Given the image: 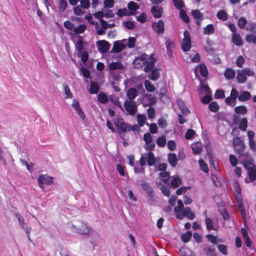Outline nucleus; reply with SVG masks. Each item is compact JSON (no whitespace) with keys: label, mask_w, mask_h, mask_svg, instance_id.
<instances>
[{"label":"nucleus","mask_w":256,"mask_h":256,"mask_svg":"<svg viewBox=\"0 0 256 256\" xmlns=\"http://www.w3.org/2000/svg\"><path fill=\"white\" fill-rule=\"evenodd\" d=\"M233 146L236 153L238 155L239 158L248 159L250 158L248 152H244L246 146L239 137L236 136L234 138Z\"/></svg>","instance_id":"obj_1"},{"label":"nucleus","mask_w":256,"mask_h":256,"mask_svg":"<svg viewBox=\"0 0 256 256\" xmlns=\"http://www.w3.org/2000/svg\"><path fill=\"white\" fill-rule=\"evenodd\" d=\"M113 122L116 128L121 132H126L130 130V126L129 124L126 123L124 122V119L120 116L114 118Z\"/></svg>","instance_id":"obj_2"},{"label":"nucleus","mask_w":256,"mask_h":256,"mask_svg":"<svg viewBox=\"0 0 256 256\" xmlns=\"http://www.w3.org/2000/svg\"><path fill=\"white\" fill-rule=\"evenodd\" d=\"M184 38L181 44V48L184 52H188L192 47L191 37L190 32L185 30L184 32Z\"/></svg>","instance_id":"obj_3"},{"label":"nucleus","mask_w":256,"mask_h":256,"mask_svg":"<svg viewBox=\"0 0 256 256\" xmlns=\"http://www.w3.org/2000/svg\"><path fill=\"white\" fill-rule=\"evenodd\" d=\"M77 232L80 234H92L94 237H98V234L96 232H93L90 227L88 226L86 224L82 223L81 226L77 230Z\"/></svg>","instance_id":"obj_4"},{"label":"nucleus","mask_w":256,"mask_h":256,"mask_svg":"<svg viewBox=\"0 0 256 256\" xmlns=\"http://www.w3.org/2000/svg\"><path fill=\"white\" fill-rule=\"evenodd\" d=\"M53 178L46 174H42L38 176V184L42 190L44 188V185L51 184L53 182Z\"/></svg>","instance_id":"obj_5"},{"label":"nucleus","mask_w":256,"mask_h":256,"mask_svg":"<svg viewBox=\"0 0 256 256\" xmlns=\"http://www.w3.org/2000/svg\"><path fill=\"white\" fill-rule=\"evenodd\" d=\"M124 107L129 114L131 116L135 115L137 110V106L135 102L126 100L124 102Z\"/></svg>","instance_id":"obj_6"},{"label":"nucleus","mask_w":256,"mask_h":256,"mask_svg":"<svg viewBox=\"0 0 256 256\" xmlns=\"http://www.w3.org/2000/svg\"><path fill=\"white\" fill-rule=\"evenodd\" d=\"M148 59V55L146 54H142L140 56L136 58L134 61L135 68H140L145 66Z\"/></svg>","instance_id":"obj_7"},{"label":"nucleus","mask_w":256,"mask_h":256,"mask_svg":"<svg viewBox=\"0 0 256 256\" xmlns=\"http://www.w3.org/2000/svg\"><path fill=\"white\" fill-rule=\"evenodd\" d=\"M98 51L102 54L106 53L110 49V43L104 40L98 41L96 42Z\"/></svg>","instance_id":"obj_8"},{"label":"nucleus","mask_w":256,"mask_h":256,"mask_svg":"<svg viewBox=\"0 0 256 256\" xmlns=\"http://www.w3.org/2000/svg\"><path fill=\"white\" fill-rule=\"evenodd\" d=\"M152 26L154 30L158 34H162L164 33V23L162 20H160L158 22H154L152 24Z\"/></svg>","instance_id":"obj_9"},{"label":"nucleus","mask_w":256,"mask_h":256,"mask_svg":"<svg viewBox=\"0 0 256 256\" xmlns=\"http://www.w3.org/2000/svg\"><path fill=\"white\" fill-rule=\"evenodd\" d=\"M148 59L150 60V61H147V62L146 64V66L144 68V70L146 72H152L154 70V63L156 62V58L152 55L150 56Z\"/></svg>","instance_id":"obj_10"},{"label":"nucleus","mask_w":256,"mask_h":256,"mask_svg":"<svg viewBox=\"0 0 256 256\" xmlns=\"http://www.w3.org/2000/svg\"><path fill=\"white\" fill-rule=\"evenodd\" d=\"M241 233L244 240L246 246L249 248H251L252 246V242L250 236H248L246 230L244 228H242Z\"/></svg>","instance_id":"obj_11"},{"label":"nucleus","mask_w":256,"mask_h":256,"mask_svg":"<svg viewBox=\"0 0 256 256\" xmlns=\"http://www.w3.org/2000/svg\"><path fill=\"white\" fill-rule=\"evenodd\" d=\"M126 48L124 44L120 42V41H116L114 42L113 48L111 50L112 52H119L122 51Z\"/></svg>","instance_id":"obj_12"},{"label":"nucleus","mask_w":256,"mask_h":256,"mask_svg":"<svg viewBox=\"0 0 256 256\" xmlns=\"http://www.w3.org/2000/svg\"><path fill=\"white\" fill-rule=\"evenodd\" d=\"M152 16L156 18H160L162 16V7L153 6L151 8Z\"/></svg>","instance_id":"obj_13"},{"label":"nucleus","mask_w":256,"mask_h":256,"mask_svg":"<svg viewBox=\"0 0 256 256\" xmlns=\"http://www.w3.org/2000/svg\"><path fill=\"white\" fill-rule=\"evenodd\" d=\"M182 216H186L190 220H193L195 217V214L192 212L190 208L186 207L184 208L181 212Z\"/></svg>","instance_id":"obj_14"},{"label":"nucleus","mask_w":256,"mask_h":256,"mask_svg":"<svg viewBox=\"0 0 256 256\" xmlns=\"http://www.w3.org/2000/svg\"><path fill=\"white\" fill-rule=\"evenodd\" d=\"M146 156L148 165L150 166H154L156 162L154 153L152 152H149L148 154H146Z\"/></svg>","instance_id":"obj_15"},{"label":"nucleus","mask_w":256,"mask_h":256,"mask_svg":"<svg viewBox=\"0 0 256 256\" xmlns=\"http://www.w3.org/2000/svg\"><path fill=\"white\" fill-rule=\"evenodd\" d=\"M138 94V90L135 88H130L127 92L128 100L133 101Z\"/></svg>","instance_id":"obj_16"},{"label":"nucleus","mask_w":256,"mask_h":256,"mask_svg":"<svg viewBox=\"0 0 256 256\" xmlns=\"http://www.w3.org/2000/svg\"><path fill=\"white\" fill-rule=\"evenodd\" d=\"M109 100L115 106L124 110L123 108L120 103L119 98L115 94H112L108 97Z\"/></svg>","instance_id":"obj_17"},{"label":"nucleus","mask_w":256,"mask_h":256,"mask_svg":"<svg viewBox=\"0 0 256 256\" xmlns=\"http://www.w3.org/2000/svg\"><path fill=\"white\" fill-rule=\"evenodd\" d=\"M251 98V94L248 91H243L238 96V100L240 102L248 100Z\"/></svg>","instance_id":"obj_18"},{"label":"nucleus","mask_w":256,"mask_h":256,"mask_svg":"<svg viewBox=\"0 0 256 256\" xmlns=\"http://www.w3.org/2000/svg\"><path fill=\"white\" fill-rule=\"evenodd\" d=\"M232 41L237 46H240L242 44V40L239 34H232Z\"/></svg>","instance_id":"obj_19"},{"label":"nucleus","mask_w":256,"mask_h":256,"mask_svg":"<svg viewBox=\"0 0 256 256\" xmlns=\"http://www.w3.org/2000/svg\"><path fill=\"white\" fill-rule=\"evenodd\" d=\"M77 38L78 40L75 44V46L76 48L78 51L79 52H80L84 50V40L80 36H78Z\"/></svg>","instance_id":"obj_20"},{"label":"nucleus","mask_w":256,"mask_h":256,"mask_svg":"<svg viewBox=\"0 0 256 256\" xmlns=\"http://www.w3.org/2000/svg\"><path fill=\"white\" fill-rule=\"evenodd\" d=\"M235 71L231 68H227L224 72V76L226 79L232 80L234 78Z\"/></svg>","instance_id":"obj_21"},{"label":"nucleus","mask_w":256,"mask_h":256,"mask_svg":"<svg viewBox=\"0 0 256 256\" xmlns=\"http://www.w3.org/2000/svg\"><path fill=\"white\" fill-rule=\"evenodd\" d=\"M168 160L172 167L176 166L178 162L176 154L173 153L169 154H168Z\"/></svg>","instance_id":"obj_22"},{"label":"nucleus","mask_w":256,"mask_h":256,"mask_svg":"<svg viewBox=\"0 0 256 256\" xmlns=\"http://www.w3.org/2000/svg\"><path fill=\"white\" fill-rule=\"evenodd\" d=\"M128 8L131 11L130 14H134L136 11L139 8V6L136 2L131 1L128 4Z\"/></svg>","instance_id":"obj_23"},{"label":"nucleus","mask_w":256,"mask_h":256,"mask_svg":"<svg viewBox=\"0 0 256 256\" xmlns=\"http://www.w3.org/2000/svg\"><path fill=\"white\" fill-rule=\"evenodd\" d=\"M243 164L244 168L248 171L256 167V165L254 164L252 159L243 161Z\"/></svg>","instance_id":"obj_24"},{"label":"nucleus","mask_w":256,"mask_h":256,"mask_svg":"<svg viewBox=\"0 0 256 256\" xmlns=\"http://www.w3.org/2000/svg\"><path fill=\"white\" fill-rule=\"evenodd\" d=\"M214 27L212 24H208L204 28L203 32L204 34L210 35L214 32Z\"/></svg>","instance_id":"obj_25"},{"label":"nucleus","mask_w":256,"mask_h":256,"mask_svg":"<svg viewBox=\"0 0 256 256\" xmlns=\"http://www.w3.org/2000/svg\"><path fill=\"white\" fill-rule=\"evenodd\" d=\"M98 99L99 102L103 104L107 103L109 100L106 94L104 92L99 93L98 96Z\"/></svg>","instance_id":"obj_26"},{"label":"nucleus","mask_w":256,"mask_h":256,"mask_svg":"<svg viewBox=\"0 0 256 256\" xmlns=\"http://www.w3.org/2000/svg\"><path fill=\"white\" fill-rule=\"evenodd\" d=\"M68 6V4L66 0H59L58 6L60 12H63L66 10Z\"/></svg>","instance_id":"obj_27"},{"label":"nucleus","mask_w":256,"mask_h":256,"mask_svg":"<svg viewBox=\"0 0 256 256\" xmlns=\"http://www.w3.org/2000/svg\"><path fill=\"white\" fill-rule=\"evenodd\" d=\"M108 67L111 70H114L122 69L123 65L120 62H112L109 64Z\"/></svg>","instance_id":"obj_28"},{"label":"nucleus","mask_w":256,"mask_h":256,"mask_svg":"<svg viewBox=\"0 0 256 256\" xmlns=\"http://www.w3.org/2000/svg\"><path fill=\"white\" fill-rule=\"evenodd\" d=\"M160 76V74L158 72V70L156 68H154L151 74H148V78L152 80H157Z\"/></svg>","instance_id":"obj_29"},{"label":"nucleus","mask_w":256,"mask_h":256,"mask_svg":"<svg viewBox=\"0 0 256 256\" xmlns=\"http://www.w3.org/2000/svg\"><path fill=\"white\" fill-rule=\"evenodd\" d=\"M234 112L237 114H244L247 112L248 110L244 106H240L234 108Z\"/></svg>","instance_id":"obj_30"},{"label":"nucleus","mask_w":256,"mask_h":256,"mask_svg":"<svg viewBox=\"0 0 256 256\" xmlns=\"http://www.w3.org/2000/svg\"><path fill=\"white\" fill-rule=\"evenodd\" d=\"M198 68L202 76L206 77L208 76V70L206 66L204 64H201Z\"/></svg>","instance_id":"obj_31"},{"label":"nucleus","mask_w":256,"mask_h":256,"mask_svg":"<svg viewBox=\"0 0 256 256\" xmlns=\"http://www.w3.org/2000/svg\"><path fill=\"white\" fill-rule=\"evenodd\" d=\"M86 26L83 24L78 25L77 27L74 28V32L76 34H80L83 33L86 30Z\"/></svg>","instance_id":"obj_32"},{"label":"nucleus","mask_w":256,"mask_h":256,"mask_svg":"<svg viewBox=\"0 0 256 256\" xmlns=\"http://www.w3.org/2000/svg\"><path fill=\"white\" fill-rule=\"evenodd\" d=\"M99 91V86L98 84L96 82H92L90 92L92 94H97Z\"/></svg>","instance_id":"obj_33"},{"label":"nucleus","mask_w":256,"mask_h":256,"mask_svg":"<svg viewBox=\"0 0 256 256\" xmlns=\"http://www.w3.org/2000/svg\"><path fill=\"white\" fill-rule=\"evenodd\" d=\"M236 78L238 82L240 84H242L245 82L247 79L246 76L242 72V70L238 73Z\"/></svg>","instance_id":"obj_34"},{"label":"nucleus","mask_w":256,"mask_h":256,"mask_svg":"<svg viewBox=\"0 0 256 256\" xmlns=\"http://www.w3.org/2000/svg\"><path fill=\"white\" fill-rule=\"evenodd\" d=\"M216 16L219 20L222 21H226L228 19L227 14L224 10H219L216 14Z\"/></svg>","instance_id":"obj_35"},{"label":"nucleus","mask_w":256,"mask_h":256,"mask_svg":"<svg viewBox=\"0 0 256 256\" xmlns=\"http://www.w3.org/2000/svg\"><path fill=\"white\" fill-rule=\"evenodd\" d=\"M144 86L146 90L148 92H153L155 90L154 86L149 80H146L144 81Z\"/></svg>","instance_id":"obj_36"},{"label":"nucleus","mask_w":256,"mask_h":256,"mask_svg":"<svg viewBox=\"0 0 256 256\" xmlns=\"http://www.w3.org/2000/svg\"><path fill=\"white\" fill-rule=\"evenodd\" d=\"M64 89V94L66 95V98H72L73 96L72 93L71 92L69 86L68 84L66 83L64 84H63Z\"/></svg>","instance_id":"obj_37"},{"label":"nucleus","mask_w":256,"mask_h":256,"mask_svg":"<svg viewBox=\"0 0 256 256\" xmlns=\"http://www.w3.org/2000/svg\"><path fill=\"white\" fill-rule=\"evenodd\" d=\"M192 14L196 20H202L203 19V14L198 10H193Z\"/></svg>","instance_id":"obj_38"},{"label":"nucleus","mask_w":256,"mask_h":256,"mask_svg":"<svg viewBox=\"0 0 256 256\" xmlns=\"http://www.w3.org/2000/svg\"><path fill=\"white\" fill-rule=\"evenodd\" d=\"M137 121L138 124L142 127L144 126L146 120V117L144 115L138 114L137 115Z\"/></svg>","instance_id":"obj_39"},{"label":"nucleus","mask_w":256,"mask_h":256,"mask_svg":"<svg viewBox=\"0 0 256 256\" xmlns=\"http://www.w3.org/2000/svg\"><path fill=\"white\" fill-rule=\"evenodd\" d=\"M192 236V233L190 231L187 232L182 235L181 239L184 242H188Z\"/></svg>","instance_id":"obj_40"},{"label":"nucleus","mask_w":256,"mask_h":256,"mask_svg":"<svg viewBox=\"0 0 256 256\" xmlns=\"http://www.w3.org/2000/svg\"><path fill=\"white\" fill-rule=\"evenodd\" d=\"M248 126V120L246 118H242L239 124V128L242 131H246Z\"/></svg>","instance_id":"obj_41"},{"label":"nucleus","mask_w":256,"mask_h":256,"mask_svg":"<svg viewBox=\"0 0 256 256\" xmlns=\"http://www.w3.org/2000/svg\"><path fill=\"white\" fill-rule=\"evenodd\" d=\"M180 16L182 20L186 23H188L190 22V18L186 11L184 10H181L180 12Z\"/></svg>","instance_id":"obj_42"},{"label":"nucleus","mask_w":256,"mask_h":256,"mask_svg":"<svg viewBox=\"0 0 256 256\" xmlns=\"http://www.w3.org/2000/svg\"><path fill=\"white\" fill-rule=\"evenodd\" d=\"M204 221L206 224V229L208 230H214L213 223L210 218L206 217Z\"/></svg>","instance_id":"obj_43"},{"label":"nucleus","mask_w":256,"mask_h":256,"mask_svg":"<svg viewBox=\"0 0 256 256\" xmlns=\"http://www.w3.org/2000/svg\"><path fill=\"white\" fill-rule=\"evenodd\" d=\"M156 144L160 147H164L166 144V138L164 136L158 137L156 140Z\"/></svg>","instance_id":"obj_44"},{"label":"nucleus","mask_w":256,"mask_h":256,"mask_svg":"<svg viewBox=\"0 0 256 256\" xmlns=\"http://www.w3.org/2000/svg\"><path fill=\"white\" fill-rule=\"evenodd\" d=\"M246 40L248 43L256 44V35L248 34L246 36Z\"/></svg>","instance_id":"obj_45"},{"label":"nucleus","mask_w":256,"mask_h":256,"mask_svg":"<svg viewBox=\"0 0 256 256\" xmlns=\"http://www.w3.org/2000/svg\"><path fill=\"white\" fill-rule=\"evenodd\" d=\"M246 24L247 20L244 17H240L238 20V24L239 28L241 29L244 28Z\"/></svg>","instance_id":"obj_46"},{"label":"nucleus","mask_w":256,"mask_h":256,"mask_svg":"<svg viewBox=\"0 0 256 256\" xmlns=\"http://www.w3.org/2000/svg\"><path fill=\"white\" fill-rule=\"evenodd\" d=\"M182 184V180L178 177L174 178L172 182H171V185L172 188H176Z\"/></svg>","instance_id":"obj_47"},{"label":"nucleus","mask_w":256,"mask_h":256,"mask_svg":"<svg viewBox=\"0 0 256 256\" xmlns=\"http://www.w3.org/2000/svg\"><path fill=\"white\" fill-rule=\"evenodd\" d=\"M210 110L214 112H216L219 110V106L216 102H212L209 104Z\"/></svg>","instance_id":"obj_48"},{"label":"nucleus","mask_w":256,"mask_h":256,"mask_svg":"<svg viewBox=\"0 0 256 256\" xmlns=\"http://www.w3.org/2000/svg\"><path fill=\"white\" fill-rule=\"evenodd\" d=\"M248 177L251 181L253 182L256 180V167L248 171Z\"/></svg>","instance_id":"obj_49"},{"label":"nucleus","mask_w":256,"mask_h":256,"mask_svg":"<svg viewBox=\"0 0 256 256\" xmlns=\"http://www.w3.org/2000/svg\"><path fill=\"white\" fill-rule=\"evenodd\" d=\"M247 31L250 32L252 33L256 34V23L250 22L246 28Z\"/></svg>","instance_id":"obj_50"},{"label":"nucleus","mask_w":256,"mask_h":256,"mask_svg":"<svg viewBox=\"0 0 256 256\" xmlns=\"http://www.w3.org/2000/svg\"><path fill=\"white\" fill-rule=\"evenodd\" d=\"M80 57L82 62L85 63L88 59V54L86 50H84L80 52Z\"/></svg>","instance_id":"obj_51"},{"label":"nucleus","mask_w":256,"mask_h":256,"mask_svg":"<svg viewBox=\"0 0 256 256\" xmlns=\"http://www.w3.org/2000/svg\"><path fill=\"white\" fill-rule=\"evenodd\" d=\"M195 134V131L192 129H188L187 130L186 134H185V138L186 140H191L194 137V134Z\"/></svg>","instance_id":"obj_52"},{"label":"nucleus","mask_w":256,"mask_h":256,"mask_svg":"<svg viewBox=\"0 0 256 256\" xmlns=\"http://www.w3.org/2000/svg\"><path fill=\"white\" fill-rule=\"evenodd\" d=\"M205 254L207 256H216L215 249L210 248H206L204 250Z\"/></svg>","instance_id":"obj_53"},{"label":"nucleus","mask_w":256,"mask_h":256,"mask_svg":"<svg viewBox=\"0 0 256 256\" xmlns=\"http://www.w3.org/2000/svg\"><path fill=\"white\" fill-rule=\"evenodd\" d=\"M206 237L208 238V241H210L213 244H216L218 242V241L217 240V237L212 234H207L206 236ZM218 242H222V240H219Z\"/></svg>","instance_id":"obj_54"},{"label":"nucleus","mask_w":256,"mask_h":256,"mask_svg":"<svg viewBox=\"0 0 256 256\" xmlns=\"http://www.w3.org/2000/svg\"><path fill=\"white\" fill-rule=\"evenodd\" d=\"M166 50H173L175 47L174 41L172 40H168L166 42Z\"/></svg>","instance_id":"obj_55"},{"label":"nucleus","mask_w":256,"mask_h":256,"mask_svg":"<svg viewBox=\"0 0 256 256\" xmlns=\"http://www.w3.org/2000/svg\"><path fill=\"white\" fill-rule=\"evenodd\" d=\"M160 176L162 178V182L166 184L168 180L169 173L167 172H162L160 174Z\"/></svg>","instance_id":"obj_56"},{"label":"nucleus","mask_w":256,"mask_h":256,"mask_svg":"<svg viewBox=\"0 0 256 256\" xmlns=\"http://www.w3.org/2000/svg\"><path fill=\"white\" fill-rule=\"evenodd\" d=\"M174 6L179 10H182L184 6V4L182 0H172Z\"/></svg>","instance_id":"obj_57"},{"label":"nucleus","mask_w":256,"mask_h":256,"mask_svg":"<svg viewBox=\"0 0 256 256\" xmlns=\"http://www.w3.org/2000/svg\"><path fill=\"white\" fill-rule=\"evenodd\" d=\"M199 164L202 170L205 172H208V168L207 164L202 159H200L198 161Z\"/></svg>","instance_id":"obj_58"},{"label":"nucleus","mask_w":256,"mask_h":256,"mask_svg":"<svg viewBox=\"0 0 256 256\" xmlns=\"http://www.w3.org/2000/svg\"><path fill=\"white\" fill-rule=\"evenodd\" d=\"M184 208L183 202L182 200H178V206L177 207H175L174 208V212L176 213H181Z\"/></svg>","instance_id":"obj_59"},{"label":"nucleus","mask_w":256,"mask_h":256,"mask_svg":"<svg viewBox=\"0 0 256 256\" xmlns=\"http://www.w3.org/2000/svg\"><path fill=\"white\" fill-rule=\"evenodd\" d=\"M218 250L223 254L226 255L228 254V247L226 245L220 244L218 246Z\"/></svg>","instance_id":"obj_60"},{"label":"nucleus","mask_w":256,"mask_h":256,"mask_svg":"<svg viewBox=\"0 0 256 256\" xmlns=\"http://www.w3.org/2000/svg\"><path fill=\"white\" fill-rule=\"evenodd\" d=\"M136 42V39L134 37H130L128 39V42L127 44V46L128 48H133L135 46V43Z\"/></svg>","instance_id":"obj_61"},{"label":"nucleus","mask_w":256,"mask_h":256,"mask_svg":"<svg viewBox=\"0 0 256 256\" xmlns=\"http://www.w3.org/2000/svg\"><path fill=\"white\" fill-rule=\"evenodd\" d=\"M144 140L146 144H149L152 142V138L150 133H146L144 136Z\"/></svg>","instance_id":"obj_62"},{"label":"nucleus","mask_w":256,"mask_h":256,"mask_svg":"<svg viewBox=\"0 0 256 256\" xmlns=\"http://www.w3.org/2000/svg\"><path fill=\"white\" fill-rule=\"evenodd\" d=\"M147 113H148V117L150 119H152V118H154V116H155V110H154V108L153 107H152V106L150 107L148 109Z\"/></svg>","instance_id":"obj_63"},{"label":"nucleus","mask_w":256,"mask_h":256,"mask_svg":"<svg viewBox=\"0 0 256 256\" xmlns=\"http://www.w3.org/2000/svg\"><path fill=\"white\" fill-rule=\"evenodd\" d=\"M81 72L85 78H90V70L85 68H82L80 69Z\"/></svg>","instance_id":"obj_64"}]
</instances>
